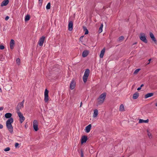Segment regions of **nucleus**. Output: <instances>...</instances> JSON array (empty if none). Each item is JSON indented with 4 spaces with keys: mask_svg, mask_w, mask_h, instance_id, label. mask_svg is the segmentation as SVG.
<instances>
[{
    "mask_svg": "<svg viewBox=\"0 0 157 157\" xmlns=\"http://www.w3.org/2000/svg\"><path fill=\"white\" fill-rule=\"evenodd\" d=\"M147 133H150V132H149V130H148V129H147Z\"/></svg>",
    "mask_w": 157,
    "mask_h": 157,
    "instance_id": "nucleus-50",
    "label": "nucleus"
},
{
    "mask_svg": "<svg viewBox=\"0 0 157 157\" xmlns=\"http://www.w3.org/2000/svg\"><path fill=\"white\" fill-rule=\"evenodd\" d=\"M80 153L81 157H83V152L82 149H81L80 150Z\"/></svg>",
    "mask_w": 157,
    "mask_h": 157,
    "instance_id": "nucleus-33",
    "label": "nucleus"
},
{
    "mask_svg": "<svg viewBox=\"0 0 157 157\" xmlns=\"http://www.w3.org/2000/svg\"><path fill=\"white\" fill-rule=\"evenodd\" d=\"M155 105L156 106H157V102L155 103Z\"/></svg>",
    "mask_w": 157,
    "mask_h": 157,
    "instance_id": "nucleus-52",
    "label": "nucleus"
},
{
    "mask_svg": "<svg viewBox=\"0 0 157 157\" xmlns=\"http://www.w3.org/2000/svg\"><path fill=\"white\" fill-rule=\"evenodd\" d=\"M87 140V137L86 136H82L81 139V144H83L84 143H86Z\"/></svg>",
    "mask_w": 157,
    "mask_h": 157,
    "instance_id": "nucleus-12",
    "label": "nucleus"
},
{
    "mask_svg": "<svg viewBox=\"0 0 157 157\" xmlns=\"http://www.w3.org/2000/svg\"><path fill=\"white\" fill-rule=\"evenodd\" d=\"M0 60L1 61H3L5 59L4 57H3V56H0Z\"/></svg>",
    "mask_w": 157,
    "mask_h": 157,
    "instance_id": "nucleus-36",
    "label": "nucleus"
},
{
    "mask_svg": "<svg viewBox=\"0 0 157 157\" xmlns=\"http://www.w3.org/2000/svg\"><path fill=\"white\" fill-rule=\"evenodd\" d=\"M16 63L17 64L19 65L20 64V59L19 58H17L16 60Z\"/></svg>",
    "mask_w": 157,
    "mask_h": 157,
    "instance_id": "nucleus-32",
    "label": "nucleus"
},
{
    "mask_svg": "<svg viewBox=\"0 0 157 157\" xmlns=\"http://www.w3.org/2000/svg\"><path fill=\"white\" fill-rule=\"evenodd\" d=\"M106 95V93L104 92L99 96V97L97 98V102L98 105H100L103 103L105 98Z\"/></svg>",
    "mask_w": 157,
    "mask_h": 157,
    "instance_id": "nucleus-2",
    "label": "nucleus"
},
{
    "mask_svg": "<svg viewBox=\"0 0 157 157\" xmlns=\"http://www.w3.org/2000/svg\"><path fill=\"white\" fill-rule=\"evenodd\" d=\"M89 53V51L87 50H85L82 53V56L83 57H86Z\"/></svg>",
    "mask_w": 157,
    "mask_h": 157,
    "instance_id": "nucleus-11",
    "label": "nucleus"
},
{
    "mask_svg": "<svg viewBox=\"0 0 157 157\" xmlns=\"http://www.w3.org/2000/svg\"><path fill=\"white\" fill-rule=\"evenodd\" d=\"M103 24H102L101 25V26H100V27H99V30H98V32H99V33H101L102 31V28L103 27Z\"/></svg>",
    "mask_w": 157,
    "mask_h": 157,
    "instance_id": "nucleus-28",
    "label": "nucleus"
},
{
    "mask_svg": "<svg viewBox=\"0 0 157 157\" xmlns=\"http://www.w3.org/2000/svg\"><path fill=\"white\" fill-rule=\"evenodd\" d=\"M139 96V94L137 92L133 94L132 98L133 99H136L138 98Z\"/></svg>",
    "mask_w": 157,
    "mask_h": 157,
    "instance_id": "nucleus-18",
    "label": "nucleus"
},
{
    "mask_svg": "<svg viewBox=\"0 0 157 157\" xmlns=\"http://www.w3.org/2000/svg\"><path fill=\"white\" fill-rule=\"evenodd\" d=\"M9 2V0H5L1 3V6H6L8 4Z\"/></svg>",
    "mask_w": 157,
    "mask_h": 157,
    "instance_id": "nucleus-14",
    "label": "nucleus"
},
{
    "mask_svg": "<svg viewBox=\"0 0 157 157\" xmlns=\"http://www.w3.org/2000/svg\"><path fill=\"white\" fill-rule=\"evenodd\" d=\"M105 51V48H104L101 51V53L100 55V58H102L104 55V53Z\"/></svg>",
    "mask_w": 157,
    "mask_h": 157,
    "instance_id": "nucleus-16",
    "label": "nucleus"
},
{
    "mask_svg": "<svg viewBox=\"0 0 157 157\" xmlns=\"http://www.w3.org/2000/svg\"><path fill=\"white\" fill-rule=\"evenodd\" d=\"M16 109L17 110V113L18 114V115L19 116V118H25L22 114L20 112V110L19 109L18 107H16Z\"/></svg>",
    "mask_w": 157,
    "mask_h": 157,
    "instance_id": "nucleus-10",
    "label": "nucleus"
},
{
    "mask_svg": "<svg viewBox=\"0 0 157 157\" xmlns=\"http://www.w3.org/2000/svg\"><path fill=\"white\" fill-rule=\"evenodd\" d=\"M98 110L97 109H95L94 111V113L93 115V117H96L98 115Z\"/></svg>",
    "mask_w": 157,
    "mask_h": 157,
    "instance_id": "nucleus-22",
    "label": "nucleus"
},
{
    "mask_svg": "<svg viewBox=\"0 0 157 157\" xmlns=\"http://www.w3.org/2000/svg\"><path fill=\"white\" fill-rule=\"evenodd\" d=\"M50 7H51V3L50 2H48L46 6V8L47 10H48V9H50Z\"/></svg>",
    "mask_w": 157,
    "mask_h": 157,
    "instance_id": "nucleus-29",
    "label": "nucleus"
},
{
    "mask_svg": "<svg viewBox=\"0 0 157 157\" xmlns=\"http://www.w3.org/2000/svg\"><path fill=\"white\" fill-rule=\"evenodd\" d=\"M83 29L84 31H85V34L86 35L88 34L89 31L85 26H83Z\"/></svg>",
    "mask_w": 157,
    "mask_h": 157,
    "instance_id": "nucleus-23",
    "label": "nucleus"
},
{
    "mask_svg": "<svg viewBox=\"0 0 157 157\" xmlns=\"http://www.w3.org/2000/svg\"><path fill=\"white\" fill-rule=\"evenodd\" d=\"M9 18V17L8 16H7L6 17V18H5V20H7Z\"/></svg>",
    "mask_w": 157,
    "mask_h": 157,
    "instance_id": "nucleus-42",
    "label": "nucleus"
},
{
    "mask_svg": "<svg viewBox=\"0 0 157 157\" xmlns=\"http://www.w3.org/2000/svg\"><path fill=\"white\" fill-rule=\"evenodd\" d=\"M30 17L29 14H27L25 17V21H27L29 20Z\"/></svg>",
    "mask_w": 157,
    "mask_h": 157,
    "instance_id": "nucleus-25",
    "label": "nucleus"
},
{
    "mask_svg": "<svg viewBox=\"0 0 157 157\" xmlns=\"http://www.w3.org/2000/svg\"><path fill=\"white\" fill-rule=\"evenodd\" d=\"M33 128L35 131H37L38 130V122L36 120H34L33 123Z\"/></svg>",
    "mask_w": 157,
    "mask_h": 157,
    "instance_id": "nucleus-5",
    "label": "nucleus"
},
{
    "mask_svg": "<svg viewBox=\"0 0 157 157\" xmlns=\"http://www.w3.org/2000/svg\"><path fill=\"white\" fill-rule=\"evenodd\" d=\"M5 48L4 46L2 45H0V49L1 50H3Z\"/></svg>",
    "mask_w": 157,
    "mask_h": 157,
    "instance_id": "nucleus-37",
    "label": "nucleus"
},
{
    "mask_svg": "<svg viewBox=\"0 0 157 157\" xmlns=\"http://www.w3.org/2000/svg\"><path fill=\"white\" fill-rule=\"evenodd\" d=\"M48 93V90L47 89H46L44 93V101L46 103L49 100Z\"/></svg>",
    "mask_w": 157,
    "mask_h": 157,
    "instance_id": "nucleus-4",
    "label": "nucleus"
},
{
    "mask_svg": "<svg viewBox=\"0 0 157 157\" xmlns=\"http://www.w3.org/2000/svg\"><path fill=\"white\" fill-rule=\"evenodd\" d=\"M134 85H133V86H132V87H134Z\"/></svg>",
    "mask_w": 157,
    "mask_h": 157,
    "instance_id": "nucleus-53",
    "label": "nucleus"
},
{
    "mask_svg": "<svg viewBox=\"0 0 157 157\" xmlns=\"http://www.w3.org/2000/svg\"><path fill=\"white\" fill-rule=\"evenodd\" d=\"M141 89V88L140 87H138L137 88V90H140Z\"/></svg>",
    "mask_w": 157,
    "mask_h": 157,
    "instance_id": "nucleus-45",
    "label": "nucleus"
},
{
    "mask_svg": "<svg viewBox=\"0 0 157 157\" xmlns=\"http://www.w3.org/2000/svg\"><path fill=\"white\" fill-rule=\"evenodd\" d=\"M149 35H150V37L151 38V40L153 41H154V43H155V44H157V41L156 39H155L153 33L151 32H150Z\"/></svg>",
    "mask_w": 157,
    "mask_h": 157,
    "instance_id": "nucleus-9",
    "label": "nucleus"
},
{
    "mask_svg": "<svg viewBox=\"0 0 157 157\" xmlns=\"http://www.w3.org/2000/svg\"><path fill=\"white\" fill-rule=\"evenodd\" d=\"M120 111H123L124 110V107L123 104H121L119 108Z\"/></svg>",
    "mask_w": 157,
    "mask_h": 157,
    "instance_id": "nucleus-27",
    "label": "nucleus"
},
{
    "mask_svg": "<svg viewBox=\"0 0 157 157\" xmlns=\"http://www.w3.org/2000/svg\"><path fill=\"white\" fill-rule=\"evenodd\" d=\"M13 121V118H9L6 122V127L11 133L13 132V127L12 123Z\"/></svg>",
    "mask_w": 157,
    "mask_h": 157,
    "instance_id": "nucleus-1",
    "label": "nucleus"
},
{
    "mask_svg": "<svg viewBox=\"0 0 157 157\" xmlns=\"http://www.w3.org/2000/svg\"><path fill=\"white\" fill-rule=\"evenodd\" d=\"M15 44V41L13 39H11L10 40V45H14Z\"/></svg>",
    "mask_w": 157,
    "mask_h": 157,
    "instance_id": "nucleus-31",
    "label": "nucleus"
},
{
    "mask_svg": "<svg viewBox=\"0 0 157 157\" xmlns=\"http://www.w3.org/2000/svg\"><path fill=\"white\" fill-rule=\"evenodd\" d=\"M12 114L10 113H7L5 115V118H12Z\"/></svg>",
    "mask_w": 157,
    "mask_h": 157,
    "instance_id": "nucleus-20",
    "label": "nucleus"
},
{
    "mask_svg": "<svg viewBox=\"0 0 157 157\" xmlns=\"http://www.w3.org/2000/svg\"><path fill=\"white\" fill-rule=\"evenodd\" d=\"M124 36H121L118 38L117 41L119 42H121L124 40Z\"/></svg>",
    "mask_w": 157,
    "mask_h": 157,
    "instance_id": "nucleus-26",
    "label": "nucleus"
},
{
    "mask_svg": "<svg viewBox=\"0 0 157 157\" xmlns=\"http://www.w3.org/2000/svg\"><path fill=\"white\" fill-rule=\"evenodd\" d=\"M39 5L41 6L42 4L43 0H39Z\"/></svg>",
    "mask_w": 157,
    "mask_h": 157,
    "instance_id": "nucleus-39",
    "label": "nucleus"
},
{
    "mask_svg": "<svg viewBox=\"0 0 157 157\" xmlns=\"http://www.w3.org/2000/svg\"><path fill=\"white\" fill-rule=\"evenodd\" d=\"M3 107H0V110H2L3 109Z\"/></svg>",
    "mask_w": 157,
    "mask_h": 157,
    "instance_id": "nucleus-44",
    "label": "nucleus"
},
{
    "mask_svg": "<svg viewBox=\"0 0 157 157\" xmlns=\"http://www.w3.org/2000/svg\"><path fill=\"white\" fill-rule=\"evenodd\" d=\"M75 80L73 79L70 84V89L72 90L74 88L75 86Z\"/></svg>",
    "mask_w": 157,
    "mask_h": 157,
    "instance_id": "nucleus-8",
    "label": "nucleus"
},
{
    "mask_svg": "<svg viewBox=\"0 0 157 157\" xmlns=\"http://www.w3.org/2000/svg\"><path fill=\"white\" fill-rule=\"evenodd\" d=\"M91 118H90V120H91Z\"/></svg>",
    "mask_w": 157,
    "mask_h": 157,
    "instance_id": "nucleus-54",
    "label": "nucleus"
},
{
    "mask_svg": "<svg viewBox=\"0 0 157 157\" xmlns=\"http://www.w3.org/2000/svg\"><path fill=\"white\" fill-rule=\"evenodd\" d=\"M139 37L140 40L143 42L145 43H147V40L146 39L145 35L144 33H141Z\"/></svg>",
    "mask_w": 157,
    "mask_h": 157,
    "instance_id": "nucleus-3",
    "label": "nucleus"
},
{
    "mask_svg": "<svg viewBox=\"0 0 157 157\" xmlns=\"http://www.w3.org/2000/svg\"><path fill=\"white\" fill-rule=\"evenodd\" d=\"M88 77V76H86L85 75H83L82 78L83 82L84 83H85L86 82Z\"/></svg>",
    "mask_w": 157,
    "mask_h": 157,
    "instance_id": "nucleus-24",
    "label": "nucleus"
},
{
    "mask_svg": "<svg viewBox=\"0 0 157 157\" xmlns=\"http://www.w3.org/2000/svg\"><path fill=\"white\" fill-rule=\"evenodd\" d=\"M24 102V100H23L21 102L19 103L18 105L17 106V107H18V108H19V110L20 109H21L23 107V104Z\"/></svg>",
    "mask_w": 157,
    "mask_h": 157,
    "instance_id": "nucleus-13",
    "label": "nucleus"
},
{
    "mask_svg": "<svg viewBox=\"0 0 157 157\" xmlns=\"http://www.w3.org/2000/svg\"><path fill=\"white\" fill-rule=\"evenodd\" d=\"M137 44V42H135V43H134L132 45H134V44Z\"/></svg>",
    "mask_w": 157,
    "mask_h": 157,
    "instance_id": "nucleus-48",
    "label": "nucleus"
},
{
    "mask_svg": "<svg viewBox=\"0 0 157 157\" xmlns=\"http://www.w3.org/2000/svg\"><path fill=\"white\" fill-rule=\"evenodd\" d=\"M73 22L72 21H69L68 25V29L70 31L72 30L73 28Z\"/></svg>",
    "mask_w": 157,
    "mask_h": 157,
    "instance_id": "nucleus-7",
    "label": "nucleus"
},
{
    "mask_svg": "<svg viewBox=\"0 0 157 157\" xmlns=\"http://www.w3.org/2000/svg\"><path fill=\"white\" fill-rule=\"evenodd\" d=\"M140 70V68H138L137 69H136V70H135V71H134V73H133V74L134 75H136L138 73V72Z\"/></svg>",
    "mask_w": 157,
    "mask_h": 157,
    "instance_id": "nucleus-30",
    "label": "nucleus"
},
{
    "mask_svg": "<svg viewBox=\"0 0 157 157\" xmlns=\"http://www.w3.org/2000/svg\"><path fill=\"white\" fill-rule=\"evenodd\" d=\"M91 124H89L88 126H87L85 128L86 132L87 133L89 132L91 129Z\"/></svg>",
    "mask_w": 157,
    "mask_h": 157,
    "instance_id": "nucleus-15",
    "label": "nucleus"
},
{
    "mask_svg": "<svg viewBox=\"0 0 157 157\" xmlns=\"http://www.w3.org/2000/svg\"><path fill=\"white\" fill-rule=\"evenodd\" d=\"M151 59H150L148 60V61H149V63H147V64H149L150 63V61H151Z\"/></svg>",
    "mask_w": 157,
    "mask_h": 157,
    "instance_id": "nucleus-46",
    "label": "nucleus"
},
{
    "mask_svg": "<svg viewBox=\"0 0 157 157\" xmlns=\"http://www.w3.org/2000/svg\"><path fill=\"white\" fill-rule=\"evenodd\" d=\"M147 135L148 136L149 138L151 139L152 138L151 134V133H148Z\"/></svg>",
    "mask_w": 157,
    "mask_h": 157,
    "instance_id": "nucleus-34",
    "label": "nucleus"
},
{
    "mask_svg": "<svg viewBox=\"0 0 157 157\" xmlns=\"http://www.w3.org/2000/svg\"><path fill=\"white\" fill-rule=\"evenodd\" d=\"M45 37V36H42L39 39L38 42V44L40 46H42L44 43Z\"/></svg>",
    "mask_w": 157,
    "mask_h": 157,
    "instance_id": "nucleus-6",
    "label": "nucleus"
},
{
    "mask_svg": "<svg viewBox=\"0 0 157 157\" xmlns=\"http://www.w3.org/2000/svg\"><path fill=\"white\" fill-rule=\"evenodd\" d=\"M83 37V36H82L80 38V40L81 39H82Z\"/></svg>",
    "mask_w": 157,
    "mask_h": 157,
    "instance_id": "nucleus-49",
    "label": "nucleus"
},
{
    "mask_svg": "<svg viewBox=\"0 0 157 157\" xmlns=\"http://www.w3.org/2000/svg\"><path fill=\"white\" fill-rule=\"evenodd\" d=\"M3 128V126L1 124H0V128L2 129Z\"/></svg>",
    "mask_w": 157,
    "mask_h": 157,
    "instance_id": "nucleus-43",
    "label": "nucleus"
},
{
    "mask_svg": "<svg viewBox=\"0 0 157 157\" xmlns=\"http://www.w3.org/2000/svg\"><path fill=\"white\" fill-rule=\"evenodd\" d=\"M10 148L9 147H7L4 149V151H10Z\"/></svg>",
    "mask_w": 157,
    "mask_h": 157,
    "instance_id": "nucleus-35",
    "label": "nucleus"
},
{
    "mask_svg": "<svg viewBox=\"0 0 157 157\" xmlns=\"http://www.w3.org/2000/svg\"><path fill=\"white\" fill-rule=\"evenodd\" d=\"M82 105V102H81L80 106V107H81V106Z\"/></svg>",
    "mask_w": 157,
    "mask_h": 157,
    "instance_id": "nucleus-51",
    "label": "nucleus"
},
{
    "mask_svg": "<svg viewBox=\"0 0 157 157\" xmlns=\"http://www.w3.org/2000/svg\"><path fill=\"white\" fill-rule=\"evenodd\" d=\"M154 95V93H148L146 94L145 95V98H147L149 97L152 96Z\"/></svg>",
    "mask_w": 157,
    "mask_h": 157,
    "instance_id": "nucleus-17",
    "label": "nucleus"
},
{
    "mask_svg": "<svg viewBox=\"0 0 157 157\" xmlns=\"http://www.w3.org/2000/svg\"><path fill=\"white\" fill-rule=\"evenodd\" d=\"M149 121V120L148 119H147L146 120H144L142 119H140L139 120V123H147Z\"/></svg>",
    "mask_w": 157,
    "mask_h": 157,
    "instance_id": "nucleus-21",
    "label": "nucleus"
},
{
    "mask_svg": "<svg viewBox=\"0 0 157 157\" xmlns=\"http://www.w3.org/2000/svg\"><path fill=\"white\" fill-rule=\"evenodd\" d=\"M20 122L21 123H22L23 121L25 120V118H20Z\"/></svg>",
    "mask_w": 157,
    "mask_h": 157,
    "instance_id": "nucleus-38",
    "label": "nucleus"
},
{
    "mask_svg": "<svg viewBox=\"0 0 157 157\" xmlns=\"http://www.w3.org/2000/svg\"><path fill=\"white\" fill-rule=\"evenodd\" d=\"M144 86V84H142L141 85V86H140V87L141 88H142V87H143Z\"/></svg>",
    "mask_w": 157,
    "mask_h": 157,
    "instance_id": "nucleus-47",
    "label": "nucleus"
},
{
    "mask_svg": "<svg viewBox=\"0 0 157 157\" xmlns=\"http://www.w3.org/2000/svg\"><path fill=\"white\" fill-rule=\"evenodd\" d=\"M10 48L11 49H13V45H10Z\"/></svg>",
    "mask_w": 157,
    "mask_h": 157,
    "instance_id": "nucleus-41",
    "label": "nucleus"
},
{
    "mask_svg": "<svg viewBox=\"0 0 157 157\" xmlns=\"http://www.w3.org/2000/svg\"><path fill=\"white\" fill-rule=\"evenodd\" d=\"M19 143H16L15 144V146L16 148H17L18 147V146L19 145Z\"/></svg>",
    "mask_w": 157,
    "mask_h": 157,
    "instance_id": "nucleus-40",
    "label": "nucleus"
},
{
    "mask_svg": "<svg viewBox=\"0 0 157 157\" xmlns=\"http://www.w3.org/2000/svg\"><path fill=\"white\" fill-rule=\"evenodd\" d=\"M90 70L88 69H87L86 70L84 74V75L88 76H89V74H90Z\"/></svg>",
    "mask_w": 157,
    "mask_h": 157,
    "instance_id": "nucleus-19",
    "label": "nucleus"
}]
</instances>
